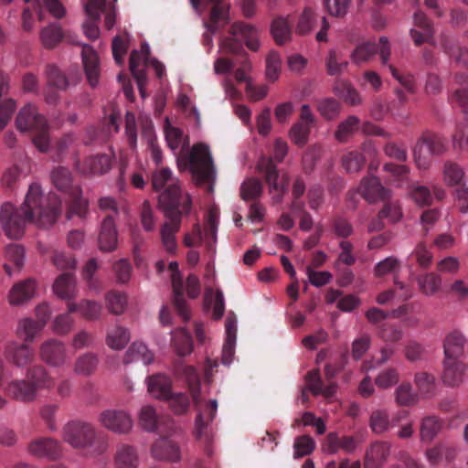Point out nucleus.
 <instances>
[{
  "label": "nucleus",
  "instance_id": "nucleus-15",
  "mask_svg": "<svg viewBox=\"0 0 468 468\" xmlns=\"http://www.w3.org/2000/svg\"><path fill=\"white\" fill-rule=\"evenodd\" d=\"M28 452L37 458L58 459L61 455L60 442L48 437L33 440L27 446Z\"/></svg>",
  "mask_w": 468,
  "mask_h": 468
},
{
  "label": "nucleus",
  "instance_id": "nucleus-4",
  "mask_svg": "<svg viewBox=\"0 0 468 468\" xmlns=\"http://www.w3.org/2000/svg\"><path fill=\"white\" fill-rule=\"evenodd\" d=\"M62 438L74 449H89L93 455L104 453L108 443L102 433L88 421L72 420L62 429Z\"/></svg>",
  "mask_w": 468,
  "mask_h": 468
},
{
  "label": "nucleus",
  "instance_id": "nucleus-53",
  "mask_svg": "<svg viewBox=\"0 0 468 468\" xmlns=\"http://www.w3.org/2000/svg\"><path fill=\"white\" fill-rule=\"evenodd\" d=\"M348 66V61L344 59L336 50L330 49L325 58L326 72L330 76L341 75Z\"/></svg>",
  "mask_w": 468,
  "mask_h": 468
},
{
  "label": "nucleus",
  "instance_id": "nucleus-63",
  "mask_svg": "<svg viewBox=\"0 0 468 468\" xmlns=\"http://www.w3.org/2000/svg\"><path fill=\"white\" fill-rule=\"evenodd\" d=\"M335 90L347 104L355 106L361 103L358 91L351 84L342 82L335 87Z\"/></svg>",
  "mask_w": 468,
  "mask_h": 468
},
{
  "label": "nucleus",
  "instance_id": "nucleus-48",
  "mask_svg": "<svg viewBox=\"0 0 468 468\" xmlns=\"http://www.w3.org/2000/svg\"><path fill=\"white\" fill-rule=\"evenodd\" d=\"M359 123L360 120L356 116H348L345 121L338 124L335 133V139L342 144L347 142V140L358 130Z\"/></svg>",
  "mask_w": 468,
  "mask_h": 468
},
{
  "label": "nucleus",
  "instance_id": "nucleus-17",
  "mask_svg": "<svg viewBox=\"0 0 468 468\" xmlns=\"http://www.w3.org/2000/svg\"><path fill=\"white\" fill-rule=\"evenodd\" d=\"M118 235L112 215L108 214L102 220L98 238L101 250L113 251L117 248Z\"/></svg>",
  "mask_w": 468,
  "mask_h": 468
},
{
  "label": "nucleus",
  "instance_id": "nucleus-52",
  "mask_svg": "<svg viewBox=\"0 0 468 468\" xmlns=\"http://www.w3.org/2000/svg\"><path fill=\"white\" fill-rule=\"evenodd\" d=\"M172 341L178 356H184L191 353L193 348L192 337L185 329L176 330L172 336Z\"/></svg>",
  "mask_w": 468,
  "mask_h": 468
},
{
  "label": "nucleus",
  "instance_id": "nucleus-51",
  "mask_svg": "<svg viewBox=\"0 0 468 468\" xmlns=\"http://www.w3.org/2000/svg\"><path fill=\"white\" fill-rule=\"evenodd\" d=\"M64 34L57 23L49 24L40 32V39L46 48H55L62 39Z\"/></svg>",
  "mask_w": 468,
  "mask_h": 468
},
{
  "label": "nucleus",
  "instance_id": "nucleus-41",
  "mask_svg": "<svg viewBox=\"0 0 468 468\" xmlns=\"http://www.w3.org/2000/svg\"><path fill=\"white\" fill-rule=\"evenodd\" d=\"M42 323H38L33 318H24L19 320L16 334L23 338L24 342H32L37 335L43 330Z\"/></svg>",
  "mask_w": 468,
  "mask_h": 468
},
{
  "label": "nucleus",
  "instance_id": "nucleus-47",
  "mask_svg": "<svg viewBox=\"0 0 468 468\" xmlns=\"http://www.w3.org/2000/svg\"><path fill=\"white\" fill-rule=\"evenodd\" d=\"M389 415L386 410L377 409L371 411L368 425L376 434H382L390 428Z\"/></svg>",
  "mask_w": 468,
  "mask_h": 468
},
{
  "label": "nucleus",
  "instance_id": "nucleus-12",
  "mask_svg": "<svg viewBox=\"0 0 468 468\" xmlns=\"http://www.w3.org/2000/svg\"><path fill=\"white\" fill-rule=\"evenodd\" d=\"M315 123V117L308 104L301 107L300 116L289 132V137L293 144L303 147L306 144L312 126Z\"/></svg>",
  "mask_w": 468,
  "mask_h": 468
},
{
  "label": "nucleus",
  "instance_id": "nucleus-14",
  "mask_svg": "<svg viewBox=\"0 0 468 468\" xmlns=\"http://www.w3.org/2000/svg\"><path fill=\"white\" fill-rule=\"evenodd\" d=\"M99 420L104 428L118 434H126L133 427L131 417L125 411L119 410L102 411Z\"/></svg>",
  "mask_w": 468,
  "mask_h": 468
},
{
  "label": "nucleus",
  "instance_id": "nucleus-40",
  "mask_svg": "<svg viewBox=\"0 0 468 468\" xmlns=\"http://www.w3.org/2000/svg\"><path fill=\"white\" fill-rule=\"evenodd\" d=\"M68 311L69 313L79 312L84 318L94 320L101 315V305L90 300H82L80 303L69 302Z\"/></svg>",
  "mask_w": 468,
  "mask_h": 468
},
{
  "label": "nucleus",
  "instance_id": "nucleus-7",
  "mask_svg": "<svg viewBox=\"0 0 468 468\" xmlns=\"http://www.w3.org/2000/svg\"><path fill=\"white\" fill-rule=\"evenodd\" d=\"M51 180L57 189L69 194L70 202L67 210V218L74 215L84 218L88 212V201L81 197V189L72 185L70 171L64 166H58L51 172Z\"/></svg>",
  "mask_w": 468,
  "mask_h": 468
},
{
  "label": "nucleus",
  "instance_id": "nucleus-18",
  "mask_svg": "<svg viewBox=\"0 0 468 468\" xmlns=\"http://www.w3.org/2000/svg\"><path fill=\"white\" fill-rule=\"evenodd\" d=\"M413 20L414 26L420 28V30L416 28H412L410 30V36L415 45L420 46L425 42H431L434 35V29L431 21L421 11L415 12Z\"/></svg>",
  "mask_w": 468,
  "mask_h": 468
},
{
  "label": "nucleus",
  "instance_id": "nucleus-61",
  "mask_svg": "<svg viewBox=\"0 0 468 468\" xmlns=\"http://www.w3.org/2000/svg\"><path fill=\"white\" fill-rule=\"evenodd\" d=\"M444 181L449 186H460L464 173L456 163L447 161L443 169Z\"/></svg>",
  "mask_w": 468,
  "mask_h": 468
},
{
  "label": "nucleus",
  "instance_id": "nucleus-16",
  "mask_svg": "<svg viewBox=\"0 0 468 468\" xmlns=\"http://www.w3.org/2000/svg\"><path fill=\"white\" fill-rule=\"evenodd\" d=\"M80 45L83 69L87 80L91 87H95L100 78V58L95 49L89 44L75 43Z\"/></svg>",
  "mask_w": 468,
  "mask_h": 468
},
{
  "label": "nucleus",
  "instance_id": "nucleus-6",
  "mask_svg": "<svg viewBox=\"0 0 468 468\" xmlns=\"http://www.w3.org/2000/svg\"><path fill=\"white\" fill-rule=\"evenodd\" d=\"M187 166L198 185H208V191H213L216 170L209 148L204 144H195L188 155L185 157Z\"/></svg>",
  "mask_w": 468,
  "mask_h": 468
},
{
  "label": "nucleus",
  "instance_id": "nucleus-45",
  "mask_svg": "<svg viewBox=\"0 0 468 468\" xmlns=\"http://www.w3.org/2000/svg\"><path fill=\"white\" fill-rule=\"evenodd\" d=\"M414 383L423 397H432L436 389V379L435 377L426 371L417 372L414 377Z\"/></svg>",
  "mask_w": 468,
  "mask_h": 468
},
{
  "label": "nucleus",
  "instance_id": "nucleus-19",
  "mask_svg": "<svg viewBox=\"0 0 468 468\" xmlns=\"http://www.w3.org/2000/svg\"><path fill=\"white\" fill-rule=\"evenodd\" d=\"M175 374L186 381L194 403L197 404L200 394V378L197 369L192 366L185 365L183 361H178L175 365Z\"/></svg>",
  "mask_w": 468,
  "mask_h": 468
},
{
  "label": "nucleus",
  "instance_id": "nucleus-36",
  "mask_svg": "<svg viewBox=\"0 0 468 468\" xmlns=\"http://www.w3.org/2000/svg\"><path fill=\"white\" fill-rule=\"evenodd\" d=\"M465 337L459 331H453L450 333L443 344L444 354L446 359H456L460 355L463 353Z\"/></svg>",
  "mask_w": 468,
  "mask_h": 468
},
{
  "label": "nucleus",
  "instance_id": "nucleus-24",
  "mask_svg": "<svg viewBox=\"0 0 468 468\" xmlns=\"http://www.w3.org/2000/svg\"><path fill=\"white\" fill-rule=\"evenodd\" d=\"M305 381L308 383V388L314 396L323 395L329 399L335 394L337 389L336 383L333 381H329L326 386H324L318 369L309 371L305 376Z\"/></svg>",
  "mask_w": 468,
  "mask_h": 468
},
{
  "label": "nucleus",
  "instance_id": "nucleus-20",
  "mask_svg": "<svg viewBox=\"0 0 468 468\" xmlns=\"http://www.w3.org/2000/svg\"><path fill=\"white\" fill-rule=\"evenodd\" d=\"M358 192L370 203L379 200L385 201L389 195V191L381 185L379 179L376 176L365 177L360 184Z\"/></svg>",
  "mask_w": 468,
  "mask_h": 468
},
{
  "label": "nucleus",
  "instance_id": "nucleus-46",
  "mask_svg": "<svg viewBox=\"0 0 468 468\" xmlns=\"http://www.w3.org/2000/svg\"><path fill=\"white\" fill-rule=\"evenodd\" d=\"M129 341L130 333L123 326L117 325L107 333L106 343L112 349L121 350L125 347Z\"/></svg>",
  "mask_w": 468,
  "mask_h": 468
},
{
  "label": "nucleus",
  "instance_id": "nucleus-62",
  "mask_svg": "<svg viewBox=\"0 0 468 468\" xmlns=\"http://www.w3.org/2000/svg\"><path fill=\"white\" fill-rule=\"evenodd\" d=\"M293 448V457L301 458L313 452L315 448V441L309 435H302L295 439Z\"/></svg>",
  "mask_w": 468,
  "mask_h": 468
},
{
  "label": "nucleus",
  "instance_id": "nucleus-8",
  "mask_svg": "<svg viewBox=\"0 0 468 468\" xmlns=\"http://www.w3.org/2000/svg\"><path fill=\"white\" fill-rule=\"evenodd\" d=\"M224 0H190L192 6L197 10L200 4L212 5L209 18L204 22L207 32L203 35L205 46L211 47L212 36L220 28H223L229 22V5L223 3Z\"/></svg>",
  "mask_w": 468,
  "mask_h": 468
},
{
  "label": "nucleus",
  "instance_id": "nucleus-2",
  "mask_svg": "<svg viewBox=\"0 0 468 468\" xmlns=\"http://www.w3.org/2000/svg\"><path fill=\"white\" fill-rule=\"evenodd\" d=\"M178 193V188L172 186L160 197V205L168 219L161 228V240L165 250L170 254H175L177 250L176 234L181 226V215L188 213L191 209V199L188 198L179 208Z\"/></svg>",
  "mask_w": 468,
  "mask_h": 468
},
{
  "label": "nucleus",
  "instance_id": "nucleus-22",
  "mask_svg": "<svg viewBox=\"0 0 468 468\" xmlns=\"http://www.w3.org/2000/svg\"><path fill=\"white\" fill-rule=\"evenodd\" d=\"M391 444L388 441H378L373 442L367 450L364 467L380 468L390 454Z\"/></svg>",
  "mask_w": 468,
  "mask_h": 468
},
{
  "label": "nucleus",
  "instance_id": "nucleus-27",
  "mask_svg": "<svg viewBox=\"0 0 468 468\" xmlns=\"http://www.w3.org/2000/svg\"><path fill=\"white\" fill-rule=\"evenodd\" d=\"M358 444L356 439L353 436L339 437L335 432H330L325 439L324 450L331 454L343 450L347 453L353 452Z\"/></svg>",
  "mask_w": 468,
  "mask_h": 468
},
{
  "label": "nucleus",
  "instance_id": "nucleus-30",
  "mask_svg": "<svg viewBox=\"0 0 468 468\" xmlns=\"http://www.w3.org/2000/svg\"><path fill=\"white\" fill-rule=\"evenodd\" d=\"M27 380L37 389L49 388L54 385L53 378L42 365L28 367L26 373Z\"/></svg>",
  "mask_w": 468,
  "mask_h": 468
},
{
  "label": "nucleus",
  "instance_id": "nucleus-42",
  "mask_svg": "<svg viewBox=\"0 0 468 468\" xmlns=\"http://www.w3.org/2000/svg\"><path fill=\"white\" fill-rule=\"evenodd\" d=\"M441 421L435 416H427L422 419L420 428V441L430 443L441 430Z\"/></svg>",
  "mask_w": 468,
  "mask_h": 468
},
{
  "label": "nucleus",
  "instance_id": "nucleus-60",
  "mask_svg": "<svg viewBox=\"0 0 468 468\" xmlns=\"http://www.w3.org/2000/svg\"><path fill=\"white\" fill-rule=\"evenodd\" d=\"M366 158L363 154L357 151L346 153L342 157V165L348 173H356L364 166Z\"/></svg>",
  "mask_w": 468,
  "mask_h": 468
},
{
  "label": "nucleus",
  "instance_id": "nucleus-11",
  "mask_svg": "<svg viewBox=\"0 0 468 468\" xmlns=\"http://www.w3.org/2000/svg\"><path fill=\"white\" fill-rule=\"evenodd\" d=\"M39 356L47 365L61 367L70 360L66 345L55 338L44 341L39 346Z\"/></svg>",
  "mask_w": 468,
  "mask_h": 468
},
{
  "label": "nucleus",
  "instance_id": "nucleus-58",
  "mask_svg": "<svg viewBox=\"0 0 468 468\" xmlns=\"http://www.w3.org/2000/svg\"><path fill=\"white\" fill-rule=\"evenodd\" d=\"M262 193V184L256 178L244 181L240 186V197L245 201H254Z\"/></svg>",
  "mask_w": 468,
  "mask_h": 468
},
{
  "label": "nucleus",
  "instance_id": "nucleus-23",
  "mask_svg": "<svg viewBox=\"0 0 468 468\" xmlns=\"http://www.w3.org/2000/svg\"><path fill=\"white\" fill-rule=\"evenodd\" d=\"M112 159L113 156L107 154L90 155L84 160L81 166L78 164V168L85 175H102L111 169Z\"/></svg>",
  "mask_w": 468,
  "mask_h": 468
},
{
  "label": "nucleus",
  "instance_id": "nucleus-31",
  "mask_svg": "<svg viewBox=\"0 0 468 468\" xmlns=\"http://www.w3.org/2000/svg\"><path fill=\"white\" fill-rule=\"evenodd\" d=\"M36 292V282L33 279H27L13 286L9 293V302L11 304H21L33 298Z\"/></svg>",
  "mask_w": 468,
  "mask_h": 468
},
{
  "label": "nucleus",
  "instance_id": "nucleus-55",
  "mask_svg": "<svg viewBox=\"0 0 468 468\" xmlns=\"http://www.w3.org/2000/svg\"><path fill=\"white\" fill-rule=\"evenodd\" d=\"M316 108L323 118L333 121L339 115L341 104L333 98H324L317 101Z\"/></svg>",
  "mask_w": 468,
  "mask_h": 468
},
{
  "label": "nucleus",
  "instance_id": "nucleus-35",
  "mask_svg": "<svg viewBox=\"0 0 468 468\" xmlns=\"http://www.w3.org/2000/svg\"><path fill=\"white\" fill-rule=\"evenodd\" d=\"M54 292L61 299L70 300L76 294V282L69 271L60 274L53 284Z\"/></svg>",
  "mask_w": 468,
  "mask_h": 468
},
{
  "label": "nucleus",
  "instance_id": "nucleus-32",
  "mask_svg": "<svg viewBox=\"0 0 468 468\" xmlns=\"http://www.w3.org/2000/svg\"><path fill=\"white\" fill-rule=\"evenodd\" d=\"M441 48L443 51L454 61L468 69V48L460 47L455 38L443 37L441 39Z\"/></svg>",
  "mask_w": 468,
  "mask_h": 468
},
{
  "label": "nucleus",
  "instance_id": "nucleus-25",
  "mask_svg": "<svg viewBox=\"0 0 468 468\" xmlns=\"http://www.w3.org/2000/svg\"><path fill=\"white\" fill-rule=\"evenodd\" d=\"M167 185V187L160 194L159 197L169 189L170 186H175L178 188V196H179V208L182 207L184 201L186 198L190 199L188 196L183 197L181 195V189L179 186L174 181L172 176V172L167 167H163L159 170H155L152 174V186L153 189L156 192L163 189Z\"/></svg>",
  "mask_w": 468,
  "mask_h": 468
},
{
  "label": "nucleus",
  "instance_id": "nucleus-29",
  "mask_svg": "<svg viewBox=\"0 0 468 468\" xmlns=\"http://www.w3.org/2000/svg\"><path fill=\"white\" fill-rule=\"evenodd\" d=\"M114 463L116 468H137L139 456L136 449L129 444H121L117 447Z\"/></svg>",
  "mask_w": 468,
  "mask_h": 468
},
{
  "label": "nucleus",
  "instance_id": "nucleus-43",
  "mask_svg": "<svg viewBox=\"0 0 468 468\" xmlns=\"http://www.w3.org/2000/svg\"><path fill=\"white\" fill-rule=\"evenodd\" d=\"M134 360H142L144 365H148L154 360V354L142 342H134L126 351L124 361L131 363Z\"/></svg>",
  "mask_w": 468,
  "mask_h": 468
},
{
  "label": "nucleus",
  "instance_id": "nucleus-44",
  "mask_svg": "<svg viewBox=\"0 0 468 468\" xmlns=\"http://www.w3.org/2000/svg\"><path fill=\"white\" fill-rule=\"evenodd\" d=\"M261 170L265 174V179L270 186L271 191L275 190L279 192L278 201H280L282 199V193L284 192V187L288 184V181L286 180L282 184L279 183L278 170L271 159L268 160L265 165H261Z\"/></svg>",
  "mask_w": 468,
  "mask_h": 468
},
{
  "label": "nucleus",
  "instance_id": "nucleus-1",
  "mask_svg": "<svg viewBox=\"0 0 468 468\" xmlns=\"http://www.w3.org/2000/svg\"><path fill=\"white\" fill-rule=\"evenodd\" d=\"M62 202L54 193L43 194L37 183L29 186L25 200L19 208L10 202L0 207V223L5 234L13 239H20L27 223L39 228H48L58 218Z\"/></svg>",
  "mask_w": 468,
  "mask_h": 468
},
{
  "label": "nucleus",
  "instance_id": "nucleus-21",
  "mask_svg": "<svg viewBox=\"0 0 468 468\" xmlns=\"http://www.w3.org/2000/svg\"><path fill=\"white\" fill-rule=\"evenodd\" d=\"M154 458L171 463H177L181 460V452L177 443L162 437L158 439L151 448Z\"/></svg>",
  "mask_w": 468,
  "mask_h": 468
},
{
  "label": "nucleus",
  "instance_id": "nucleus-59",
  "mask_svg": "<svg viewBox=\"0 0 468 468\" xmlns=\"http://www.w3.org/2000/svg\"><path fill=\"white\" fill-rule=\"evenodd\" d=\"M106 304L112 314H121L124 312L127 305L126 295L115 291L110 292L106 295Z\"/></svg>",
  "mask_w": 468,
  "mask_h": 468
},
{
  "label": "nucleus",
  "instance_id": "nucleus-57",
  "mask_svg": "<svg viewBox=\"0 0 468 468\" xmlns=\"http://www.w3.org/2000/svg\"><path fill=\"white\" fill-rule=\"evenodd\" d=\"M417 282L422 293L426 295H432L440 290L441 280L440 276L431 272L419 276Z\"/></svg>",
  "mask_w": 468,
  "mask_h": 468
},
{
  "label": "nucleus",
  "instance_id": "nucleus-64",
  "mask_svg": "<svg viewBox=\"0 0 468 468\" xmlns=\"http://www.w3.org/2000/svg\"><path fill=\"white\" fill-rule=\"evenodd\" d=\"M316 20L317 15L314 12L312 8L306 7L299 18L296 27L297 33L301 35L308 34L314 27Z\"/></svg>",
  "mask_w": 468,
  "mask_h": 468
},
{
  "label": "nucleus",
  "instance_id": "nucleus-33",
  "mask_svg": "<svg viewBox=\"0 0 468 468\" xmlns=\"http://www.w3.org/2000/svg\"><path fill=\"white\" fill-rule=\"evenodd\" d=\"M172 287L174 292V306L177 314L185 322H186L190 319V311L187 307L186 301L184 298V285L179 274H173Z\"/></svg>",
  "mask_w": 468,
  "mask_h": 468
},
{
  "label": "nucleus",
  "instance_id": "nucleus-3",
  "mask_svg": "<svg viewBox=\"0 0 468 468\" xmlns=\"http://www.w3.org/2000/svg\"><path fill=\"white\" fill-rule=\"evenodd\" d=\"M229 34L231 35L230 37H225L221 39L220 48L225 53L236 56L233 60L234 67L238 65V68L250 71L251 69V64L240 39L244 40L249 49L257 51L260 48L257 28L250 24L239 21L231 25Z\"/></svg>",
  "mask_w": 468,
  "mask_h": 468
},
{
  "label": "nucleus",
  "instance_id": "nucleus-37",
  "mask_svg": "<svg viewBox=\"0 0 468 468\" xmlns=\"http://www.w3.org/2000/svg\"><path fill=\"white\" fill-rule=\"evenodd\" d=\"M48 83L58 90H65L70 85L76 84L79 77L70 78L66 76L57 66L48 65L46 68Z\"/></svg>",
  "mask_w": 468,
  "mask_h": 468
},
{
  "label": "nucleus",
  "instance_id": "nucleus-56",
  "mask_svg": "<svg viewBox=\"0 0 468 468\" xmlns=\"http://www.w3.org/2000/svg\"><path fill=\"white\" fill-rule=\"evenodd\" d=\"M271 34L278 45L287 42L292 35L288 21L282 17L274 19L271 24Z\"/></svg>",
  "mask_w": 468,
  "mask_h": 468
},
{
  "label": "nucleus",
  "instance_id": "nucleus-54",
  "mask_svg": "<svg viewBox=\"0 0 468 468\" xmlns=\"http://www.w3.org/2000/svg\"><path fill=\"white\" fill-rule=\"evenodd\" d=\"M395 400L399 406L410 407L418 402L419 397L410 383L403 382L395 390Z\"/></svg>",
  "mask_w": 468,
  "mask_h": 468
},
{
  "label": "nucleus",
  "instance_id": "nucleus-50",
  "mask_svg": "<svg viewBox=\"0 0 468 468\" xmlns=\"http://www.w3.org/2000/svg\"><path fill=\"white\" fill-rule=\"evenodd\" d=\"M218 401L210 399L205 410L198 413L196 419V436L201 438L208 421H212L217 414Z\"/></svg>",
  "mask_w": 468,
  "mask_h": 468
},
{
  "label": "nucleus",
  "instance_id": "nucleus-9",
  "mask_svg": "<svg viewBox=\"0 0 468 468\" xmlns=\"http://www.w3.org/2000/svg\"><path fill=\"white\" fill-rule=\"evenodd\" d=\"M446 150L445 142L440 135L426 132L413 149L415 163L419 168L425 170L430 166L431 155H441Z\"/></svg>",
  "mask_w": 468,
  "mask_h": 468
},
{
  "label": "nucleus",
  "instance_id": "nucleus-5",
  "mask_svg": "<svg viewBox=\"0 0 468 468\" xmlns=\"http://www.w3.org/2000/svg\"><path fill=\"white\" fill-rule=\"evenodd\" d=\"M16 126L20 132H33L31 141L39 152L47 153L49 150V125L35 104L27 103L19 110Z\"/></svg>",
  "mask_w": 468,
  "mask_h": 468
},
{
  "label": "nucleus",
  "instance_id": "nucleus-34",
  "mask_svg": "<svg viewBox=\"0 0 468 468\" xmlns=\"http://www.w3.org/2000/svg\"><path fill=\"white\" fill-rule=\"evenodd\" d=\"M7 393L16 400L32 401L37 395V389L27 380H14L7 387Z\"/></svg>",
  "mask_w": 468,
  "mask_h": 468
},
{
  "label": "nucleus",
  "instance_id": "nucleus-38",
  "mask_svg": "<svg viewBox=\"0 0 468 468\" xmlns=\"http://www.w3.org/2000/svg\"><path fill=\"white\" fill-rule=\"evenodd\" d=\"M464 373V365L457 362L456 359H446L444 362V370L442 381L445 385L454 387L462 383Z\"/></svg>",
  "mask_w": 468,
  "mask_h": 468
},
{
  "label": "nucleus",
  "instance_id": "nucleus-28",
  "mask_svg": "<svg viewBox=\"0 0 468 468\" xmlns=\"http://www.w3.org/2000/svg\"><path fill=\"white\" fill-rule=\"evenodd\" d=\"M147 387L149 393L158 399L166 400L172 394V381L163 374H155L148 378Z\"/></svg>",
  "mask_w": 468,
  "mask_h": 468
},
{
  "label": "nucleus",
  "instance_id": "nucleus-13",
  "mask_svg": "<svg viewBox=\"0 0 468 468\" xmlns=\"http://www.w3.org/2000/svg\"><path fill=\"white\" fill-rule=\"evenodd\" d=\"M4 356L6 361L17 367H25L35 361L36 354L33 347L27 342L18 343L9 341L6 343L4 350Z\"/></svg>",
  "mask_w": 468,
  "mask_h": 468
},
{
  "label": "nucleus",
  "instance_id": "nucleus-39",
  "mask_svg": "<svg viewBox=\"0 0 468 468\" xmlns=\"http://www.w3.org/2000/svg\"><path fill=\"white\" fill-rule=\"evenodd\" d=\"M401 263L395 257H388L375 265L374 272L377 277H384L388 274L394 275V282L397 287L403 290L404 283L397 280V272L400 270Z\"/></svg>",
  "mask_w": 468,
  "mask_h": 468
},
{
  "label": "nucleus",
  "instance_id": "nucleus-26",
  "mask_svg": "<svg viewBox=\"0 0 468 468\" xmlns=\"http://www.w3.org/2000/svg\"><path fill=\"white\" fill-rule=\"evenodd\" d=\"M410 193L415 203L420 207L431 206L433 196L438 200H442L445 197V191L438 186H432L433 195L428 186L420 185L412 186Z\"/></svg>",
  "mask_w": 468,
  "mask_h": 468
},
{
  "label": "nucleus",
  "instance_id": "nucleus-49",
  "mask_svg": "<svg viewBox=\"0 0 468 468\" xmlns=\"http://www.w3.org/2000/svg\"><path fill=\"white\" fill-rule=\"evenodd\" d=\"M99 359L94 353H86L80 356L74 365V372L78 375L90 376L98 367Z\"/></svg>",
  "mask_w": 468,
  "mask_h": 468
},
{
  "label": "nucleus",
  "instance_id": "nucleus-10",
  "mask_svg": "<svg viewBox=\"0 0 468 468\" xmlns=\"http://www.w3.org/2000/svg\"><path fill=\"white\" fill-rule=\"evenodd\" d=\"M377 52L379 53L381 63L387 65L391 54L387 37L379 38V46L372 42H364L357 45L352 51L350 58L353 63L359 65L367 62Z\"/></svg>",
  "mask_w": 468,
  "mask_h": 468
}]
</instances>
